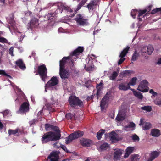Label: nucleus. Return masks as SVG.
<instances>
[{
	"mask_svg": "<svg viewBox=\"0 0 161 161\" xmlns=\"http://www.w3.org/2000/svg\"><path fill=\"white\" fill-rule=\"evenodd\" d=\"M147 11V10L145 9L142 10H140L139 14L138 15V17H140V16L143 15V14L146 13Z\"/></svg>",
	"mask_w": 161,
	"mask_h": 161,
	"instance_id": "53",
	"label": "nucleus"
},
{
	"mask_svg": "<svg viewBox=\"0 0 161 161\" xmlns=\"http://www.w3.org/2000/svg\"><path fill=\"white\" fill-rule=\"evenodd\" d=\"M135 126V124L133 122H130L129 124L127 126L124 127V130L126 131L129 130V128H132Z\"/></svg>",
	"mask_w": 161,
	"mask_h": 161,
	"instance_id": "34",
	"label": "nucleus"
},
{
	"mask_svg": "<svg viewBox=\"0 0 161 161\" xmlns=\"http://www.w3.org/2000/svg\"><path fill=\"white\" fill-rule=\"evenodd\" d=\"M81 144L84 146L89 147L92 143V141L87 139H83L80 140Z\"/></svg>",
	"mask_w": 161,
	"mask_h": 161,
	"instance_id": "21",
	"label": "nucleus"
},
{
	"mask_svg": "<svg viewBox=\"0 0 161 161\" xmlns=\"http://www.w3.org/2000/svg\"><path fill=\"white\" fill-rule=\"evenodd\" d=\"M68 101L70 105L72 107H75L76 106L80 107H83V102L75 96L71 95L70 96Z\"/></svg>",
	"mask_w": 161,
	"mask_h": 161,
	"instance_id": "2",
	"label": "nucleus"
},
{
	"mask_svg": "<svg viewBox=\"0 0 161 161\" xmlns=\"http://www.w3.org/2000/svg\"><path fill=\"white\" fill-rule=\"evenodd\" d=\"M122 153V150L120 149L115 150L114 153V160H120Z\"/></svg>",
	"mask_w": 161,
	"mask_h": 161,
	"instance_id": "19",
	"label": "nucleus"
},
{
	"mask_svg": "<svg viewBox=\"0 0 161 161\" xmlns=\"http://www.w3.org/2000/svg\"><path fill=\"white\" fill-rule=\"evenodd\" d=\"M14 48L13 47H11L9 49V54L11 55L12 56H14L13 55V51Z\"/></svg>",
	"mask_w": 161,
	"mask_h": 161,
	"instance_id": "57",
	"label": "nucleus"
},
{
	"mask_svg": "<svg viewBox=\"0 0 161 161\" xmlns=\"http://www.w3.org/2000/svg\"><path fill=\"white\" fill-rule=\"evenodd\" d=\"M150 135L153 137H159L161 135L160 131L157 129H153L151 130Z\"/></svg>",
	"mask_w": 161,
	"mask_h": 161,
	"instance_id": "20",
	"label": "nucleus"
},
{
	"mask_svg": "<svg viewBox=\"0 0 161 161\" xmlns=\"http://www.w3.org/2000/svg\"><path fill=\"white\" fill-rule=\"evenodd\" d=\"M55 131V132L56 134V135H58V134H60V138L61 136V134L60 133V130H59V128L57 126L52 125V126L51 128V130Z\"/></svg>",
	"mask_w": 161,
	"mask_h": 161,
	"instance_id": "28",
	"label": "nucleus"
},
{
	"mask_svg": "<svg viewBox=\"0 0 161 161\" xmlns=\"http://www.w3.org/2000/svg\"><path fill=\"white\" fill-rule=\"evenodd\" d=\"M93 97L94 96L93 95H91L90 96H88L86 98V100H87V101H88L91 99H93Z\"/></svg>",
	"mask_w": 161,
	"mask_h": 161,
	"instance_id": "63",
	"label": "nucleus"
},
{
	"mask_svg": "<svg viewBox=\"0 0 161 161\" xmlns=\"http://www.w3.org/2000/svg\"><path fill=\"white\" fill-rule=\"evenodd\" d=\"M140 84L147 87V86L148 85V82L146 80H143L141 82Z\"/></svg>",
	"mask_w": 161,
	"mask_h": 161,
	"instance_id": "55",
	"label": "nucleus"
},
{
	"mask_svg": "<svg viewBox=\"0 0 161 161\" xmlns=\"http://www.w3.org/2000/svg\"><path fill=\"white\" fill-rule=\"evenodd\" d=\"M47 158L49 159L51 161H58V154L57 152H53L48 156Z\"/></svg>",
	"mask_w": 161,
	"mask_h": 161,
	"instance_id": "16",
	"label": "nucleus"
},
{
	"mask_svg": "<svg viewBox=\"0 0 161 161\" xmlns=\"http://www.w3.org/2000/svg\"><path fill=\"white\" fill-rule=\"evenodd\" d=\"M58 80L56 76L52 77L46 85V86L50 87L54 86L58 83Z\"/></svg>",
	"mask_w": 161,
	"mask_h": 161,
	"instance_id": "12",
	"label": "nucleus"
},
{
	"mask_svg": "<svg viewBox=\"0 0 161 161\" xmlns=\"http://www.w3.org/2000/svg\"><path fill=\"white\" fill-rule=\"evenodd\" d=\"M75 20L76 21L77 24L80 26H85L89 25L88 19L83 14H77Z\"/></svg>",
	"mask_w": 161,
	"mask_h": 161,
	"instance_id": "6",
	"label": "nucleus"
},
{
	"mask_svg": "<svg viewBox=\"0 0 161 161\" xmlns=\"http://www.w3.org/2000/svg\"><path fill=\"white\" fill-rule=\"evenodd\" d=\"M97 5L96 0H92L87 5L86 7L88 8L89 11H92L95 8Z\"/></svg>",
	"mask_w": 161,
	"mask_h": 161,
	"instance_id": "17",
	"label": "nucleus"
},
{
	"mask_svg": "<svg viewBox=\"0 0 161 161\" xmlns=\"http://www.w3.org/2000/svg\"><path fill=\"white\" fill-rule=\"evenodd\" d=\"M118 115H119L120 116L123 117L124 118H125V113L122 112H119Z\"/></svg>",
	"mask_w": 161,
	"mask_h": 161,
	"instance_id": "61",
	"label": "nucleus"
},
{
	"mask_svg": "<svg viewBox=\"0 0 161 161\" xmlns=\"http://www.w3.org/2000/svg\"><path fill=\"white\" fill-rule=\"evenodd\" d=\"M130 73V71L129 70H126L123 71L121 73V75L123 76H126L128 75Z\"/></svg>",
	"mask_w": 161,
	"mask_h": 161,
	"instance_id": "47",
	"label": "nucleus"
},
{
	"mask_svg": "<svg viewBox=\"0 0 161 161\" xmlns=\"http://www.w3.org/2000/svg\"><path fill=\"white\" fill-rule=\"evenodd\" d=\"M130 49V47L127 46L125 48L123 49V51L121 52L119 57L120 58H123L126 56L128 53V51Z\"/></svg>",
	"mask_w": 161,
	"mask_h": 161,
	"instance_id": "26",
	"label": "nucleus"
},
{
	"mask_svg": "<svg viewBox=\"0 0 161 161\" xmlns=\"http://www.w3.org/2000/svg\"><path fill=\"white\" fill-rule=\"evenodd\" d=\"M137 11L136 9H132L131 13V14L132 17L135 19L136 14H137Z\"/></svg>",
	"mask_w": 161,
	"mask_h": 161,
	"instance_id": "46",
	"label": "nucleus"
},
{
	"mask_svg": "<svg viewBox=\"0 0 161 161\" xmlns=\"http://www.w3.org/2000/svg\"><path fill=\"white\" fill-rule=\"evenodd\" d=\"M38 20L35 18H34L31 20L29 23L27 25V29H32L33 28L37 27L39 25Z\"/></svg>",
	"mask_w": 161,
	"mask_h": 161,
	"instance_id": "10",
	"label": "nucleus"
},
{
	"mask_svg": "<svg viewBox=\"0 0 161 161\" xmlns=\"http://www.w3.org/2000/svg\"><path fill=\"white\" fill-rule=\"evenodd\" d=\"M109 95L108 92H107L101 100L100 103V107L102 109H104L108 101V100L109 98Z\"/></svg>",
	"mask_w": 161,
	"mask_h": 161,
	"instance_id": "15",
	"label": "nucleus"
},
{
	"mask_svg": "<svg viewBox=\"0 0 161 161\" xmlns=\"http://www.w3.org/2000/svg\"><path fill=\"white\" fill-rule=\"evenodd\" d=\"M117 134L114 131H112L109 135L110 140L113 142H116L118 141V138L116 137Z\"/></svg>",
	"mask_w": 161,
	"mask_h": 161,
	"instance_id": "24",
	"label": "nucleus"
},
{
	"mask_svg": "<svg viewBox=\"0 0 161 161\" xmlns=\"http://www.w3.org/2000/svg\"><path fill=\"white\" fill-rule=\"evenodd\" d=\"M132 139L134 142H136L139 141V137L136 134L132 136Z\"/></svg>",
	"mask_w": 161,
	"mask_h": 161,
	"instance_id": "45",
	"label": "nucleus"
},
{
	"mask_svg": "<svg viewBox=\"0 0 161 161\" xmlns=\"http://www.w3.org/2000/svg\"><path fill=\"white\" fill-rule=\"evenodd\" d=\"M158 12H160V13H161V7L159 8H157L156 9L153 10L151 11V13L152 14H154Z\"/></svg>",
	"mask_w": 161,
	"mask_h": 161,
	"instance_id": "42",
	"label": "nucleus"
},
{
	"mask_svg": "<svg viewBox=\"0 0 161 161\" xmlns=\"http://www.w3.org/2000/svg\"><path fill=\"white\" fill-rule=\"evenodd\" d=\"M60 134L56 135L54 132L49 131L44 134L41 139V141L43 144H46L50 141L59 140L60 139Z\"/></svg>",
	"mask_w": 161,
	"mask_h": 161,
	"instance_id": "1",
	"label": "nucleus"
},
{
	"mask_svg": "<svg viewBox=\"0 0 161 161\" xmlns=\"http://www.w3.org/2000/svg\"><path fill=\"white\" fill-rule=\"evenodd\" d=\"M109 147V146L108 144L106 142L103 143L100 147V149L103 150H106L108 149Z\"/></svg>",
	"mask_w": 161,
	"mask_h": 161,
	"instance_id": "36",
	"label": "nucleus"
},
{
	"mask_svg": "<svg viewBox=\"0 0 161 161\" xmlns=\"http://www.w3.org/2000/svg\"><path fill=\"white\" fill-rule=\"evenodd\" d=\"M141 109L142 110L147 111L148 112H150L152 110V108L150 106H144L141 107Z\"/></svg>",
	"mask_w": 161,
	"mask_h": 161,
	"instance_id": "41",
	"label": "nucleus"
},
{
	"mask_svg": "<svg viewBox=\"0 0 161 161\" xmlns=\"http://www.w3.org/2000/svg\"><path fill=\"white\" fill-rule=\"evenodd\" d=\"M105 131V130L101 129L97 133V137L98 140H100L102 138L103 134L104 133Z\"/></svg>",
	"mask_w": 161,
	"mask_h": 161,
	"instance_id": "38",
	"label": "nucleus"
},
{
	"mask_svg": "<svg viewBox=\"0 0 161 161\" xmlns=\"http://www.w3.org/2000/svg\"><path fill=\"white\" fill-rule=\"evenodd\" d=\"M152 127L151 124L149 122H146L144 126H142V129L144 130H147L150 129Z\"/></svg>",
	"mask_w": 161,
	"mask_h": 161,
	"instance_id": "35",
	"label": "nucleus"
},
{
	"mask_svg": "<svg viewBox=\"0 0 161 161\" xmlns=\"http://www.w3.org/2000/svg\"><path fill=\"white\" fill-rule=\"evenodd\" d=\"M29 104L28 103L24 102L20 106L19 111L21 113H26L29 110Z\"/></svg>",
	"mask_w": 161,
	"mask_h": 161,
	"instance_id": "13",
	"label": "nucleus"
},
{
	"mask_svg": "<svg viewBox=\"0 0 161 161\" xmlns=\"http://www.w3.org/2000/svg\"><path fill=\"white\" fill-rule=\"evenodd\" d=\"M10 20L9 21V23L11 24L12 26H13L14 23V16L12 15L11 17H10Z\"/></svg>",
	"mask_w": 161,
	"mask_h": 161,
	"instance_id": "56",
	"label": "nucleus"
},
{
	"mask_svg": "<svg viewBox=\"0 0 161 161\" xmlns=\"http://www.w3.org/2000/svg\"><path fill=\"white\" fill-rule=\"evenodd\" d=\"M24 133L23 130L17 128L15 130L9 129L8 130V133L9 135H14L16 134L17 136H19L22 134Z\"/></svg>",
	"mask_w": 161,
	"mask_h": 161,
	"instance_id": "14",
	"label": "nucleus"
},
{
	"mask_svg": "<svg viewBox=\"0 0 161 161\" xmlns=\"http://www.w3.org/2000/svg\"><path fill=\"white\" fill-rule=\"evenodd\" d=\"M137 79L136 77L132 78L129 82L128 83V86H134L136 85Z\"/></svg>",
	"mask_w": 161,
	"mask_h": 161,
	"instance_id": "31",
	"label": "nucleus"
},
{
	"mask_svg": "<svg viewBox=\"0 0 161 161\" xmlns=\"http://www.w3.org/2000/svg\"><path fill=\"white\" fill-rule=\"evenodd\" d=\"M154 50V49L152 46L151 45H149L147 47V51L148 54L149 55H151L152 53Z\"/></svg>",
	"mask_w": 161,
	"mask_h": 161,
	"instance_id": "39",
	"label": "nucleus"
},
{
	"mask_svg": "<svg viewBox=\"0 0 161 161\" xmlns=\"http://www.w3.org/2000/svg\"><path fill=\"white\" fill-rule=\"evenodd\" d=\"M84 133L82 131L78 130L70 134L68 137L67 139L66 140V143L68 144L73 140L81 137L82 136Z\"/></svg>",
	"mask_w": 161,
	"mask_h": 161,
	"instance_id": "8",
	"label": "nucleus"
},
{
	"mask_svg": "<svg viewBox=\"0 0 161 161\" xmlns=\"http://www.w3.org/2000/svg\"><path fill=\"white\" fill-rule=\"evenodd\" d=\"M125 59V58H120V59L119 60V61L118 62V64L120 65L121 64Z\"/></svg>",
	"mask_w": 161,
	"mask_h": 161,
	"instance_id": "59",
	"label": "nucleus"
},
{
	"mask_svg": "<svg viewBox=\"0 0 161 161\" xmlns=\"http://www.w3.org/2000/svg\"><path fill=\"white\" fill-rule=\"evenodd\" d=\"M149 92L151 93L153 96H156L157 95V93L154 92L152 89L150 90L149 91Z\"/></svg>",
	"mask_w": 161,
	"mask_h": 161,
	"instance_id": "60",
	"label": "nucleus"
},
{
	"mask_svg": "<svg viewBox=\"0 0 161 161\" xmlns=\"http://www.w3.org/2000/svg\"><path fill=\"white\" fill-rule=\"evenodd\" d=\"M139 56V54L138 52L136 50L135 51L132 55L131 61H136L137 60Z\"/></svg>",
	"mask_w": 161,
	"mask_h": 161,
	"instance_id": "29",
	"label": "nucleus"
},
{
	"mask_svg": "<svg viewBox=\"0 0 161 161\" xmlns=\"http://www.w3.org/2000/svg\"><path fill=\"white\" fill-rule=\"evenodd\" d=\"M103 85V83L102 82H100L99 84H97V88L98 89H100V86H102Z\"/></svg>",
	"mask_w": 161,
	"mask_h": 161,
	"instance_id": "64",
	"label": "nucleus"
},
{
	"mask_svg": "<svg viewBox=\"0 0 161 161\" xmlns=\"http://www.w3.org/2000/svg\"><path fill=\"white\" fill-rule=\"evenodd\" d=\"M118 75V73L116 71H114L112 74L111 76L109 77V79L110 80H114L115 79Z\"/></svg>",
	"mask_w": 161,
	"mask_h": 161,
	"instance_id": "40",
	"label": "nucleus"
},
{
	"mask_svg": "<svg viewBox=\"0 0 161 161\" xmlns=\"http://www.w3.org/2000/svg\"><path fill=\"white\" fill-rule=\"evenodd\" d=\"M43 114V112L42 110H41L40 111H39L37 114V116L39 118H42V115Z\"/></svg>",
	"mask_w": 161,
	"mask_h": 161,
	"instance_id": "58",
	"label": "nucleus"
},
{
	"mask_svg": "<svg viewBox=\"0 0 161 161\" xmlns=\"http://www.w3.org/2000/svg\"><path fill=\"white\" fill-rule=\"evenodd\" d=\"M139 157V155L138 154L131 155L130 158V161H138Z\"/></svg>",
	"mask_w": 161,
	"mask_h": 161,
	"instance_id": "37",
	"label": "nucleus"
},
{
	"mask_svg": "<svg viewBox=\"0 0 161 161\" xmlns=\"http://www.w3.org/2000/svg\"><path fill=\"white\" fill-rule=\"evenodd\" d=\"M16 64L21 69H23L25 68V66L21 59H19L15 62Z\"/></svg>",
	"mask_w": 161,
	"mask_h": 161,
	"instance_id": "23",
	"label": "nucleus"
},
{
	"mask_svg": "<svg viewBox=\"0 0 161 161\" xmlns=\"http://www.w3.org/2000/svg\"><path fill=\"white\" fill-rule=\"evenodd\" d=\"M37 73L42 80L45 81L46 79L47 78V70L45 64H42L38 66Z\"/></svg>",
	"mask_w": 161,
	"mask_h": 161,
	"instance_id": "7",
	"label": "nucleus"
},
{
	"mask_svg": "<svg viewBox=\"0 0 161 161\" xmlns=\"http://www.w3.org/2000/svg\"><path fill=\"white\" fill-rule=\"evenodd\" d=\"M75 60L70 56L68 57H64L62 59L59 61V69H65L66 64H70L73 66Z\"/></svg>",
	"mask_w": 161,
	"mask_h": 161,
	"instance_id": "5",
	"label": "nucleus"
},
{
	"mask_svg": "<svg viewBox=\"0 0 161 161\" xmlns=\"http://www.w3.org/2000/svg\"><path fill=\"white\" fill-rule=\"evenodd\" d=\"M133 93L134 95L138 99H142L143 96L141 92L134 91H133Z\"/></svg>",
	"mask_w": 161,
	"mask_h": 161,
	"instance_id": "30",
	"label": "nucleus"
},
{
	"mask_svg": "<svg viewBox=\"0 0 161 161\" xmlns=\"http://www.w3.org/2000/svg\"><path fill=\"white\" fill-rule=\"evenodd\" d=\"M160 154V152L154 151L151 152L150 157L147 160V161H152L158 157Z\"/></svg>",
	"mask_w": 161,
	"mask_h": 161,
	"instance_id": "18",
	"label": "nucleus"
},
{
	"mask_svg": "<svg viewBox=\"0 0 161 161\" xmlns=\"http://www.w3.org/2000/svg\"><path fill=\"white\" fill-rule=\"evenodd\" d=\"M75 60L70 56L68 57H64L62 59L59 61V69H65L66 64H70L73 66Z\"/></svg>",
	"mask_w": 161,
	"mask_h": 161,
	"instance_id": "4",
	"label": "nucleus"
},
{
	"mask_svg": "<svg viewBox=\"0 0 161 161\" xmlns=\"http://www.w3.org/2000/svg\"><path fill=\"white\" fill-rule=\"evenodd\" d=\"M0 75H4L7 76L10 78H12V77L7 74L3 70H0Z\"/></svg>",
	"mask_w": 161,
	"mask_h": 161,
	"instance_id": "51",
	"label": "nucleus"
},
{
	"mask_svg": "<svg viewBox=\"0 0 161 161\" xmlns=\"http://www.w3.org/2000/svg\"><path fill=\"white\" fill-rule=\"evenodd\" d=\"M60 147L62 148V149L65 152L67 153H70V152H69V150L67 149L66 147L64 145H61Z\"/></svg>",
	"mask_w": 161,
	"mask_h": 161,
	"instance_id": "52",
	"label": "nucleus"
},
{
	"mask_svg": "<svg viewBox=\"0 0 161 161\" xmlns=\"http://www.w3.org/2000/svg\"><path fill=\"white\" fill-rule=\"evenodd\" d=\"M84 50V48L83 47H78L77 48L70 53L69 56L71 58H73L75 61H76L78 58V56L80 53L83 51Z\"/></svg>",
	"mask_w": 161,
	"mask_h": 161,
	"instance_id": "9",
	"label": "nucleus"
},
{
	"mask_svg": "<svg viewBox=\"0 0 161 161\" xmlns=\"http://www.w3.org/2000/svg\"><path fill=\"white\" fill-rule=\"evenodd\" d=\"M8 40L3 37H0V42L2 43H7Z\"/></svg>",
	"mask_w": 161,
	"mask_h": 161,
	"instance_id": "54",
	"label": "nucleus"
},
{
	"mask_svg": "<svg viewBox=\"0 0 161 161\" xmlns=\"http://www.w3.org/2000/svg\"><path fill=\"white\" fill-rule=\"evenodd\" d=\"M125 83H121L119 85V89L120 90L126 91L129 89H130V86H125Z\"/></svg>",
	"mask_w": 161,
	"mask_h": 161,
	"instance_id": "25",
	"label": "nucleus"
},
{
	"mask_svg": "<svg viewBox=\"0 0 161 161\" xmlns=\"http://www.w3.org/2000/svg\"><path fill=\"white\" fill-rule=\"evenodd\" d=\"M38 122V120L37 119H34L29 122L30 126L34 125L36 123Z\"/></svg>",
	"mask_w": 161,
	"mask_h": 161,
	"instance_id": "48",
	"label": "nucleus"
},
{
	"mask_svg": "<svg viewBox=\"0 0 161 161\" xmlns=\"http://www.w3.org/2000/svg\"><path fill=\"white\" fill-rule=\"evenodd\" d=\"M134 150V147H129L126 150V153L124 157L125 158H127L131 154Z\"/></svg>",
	"mask_w": 161,
	"mask_h": 161,
	"instance_id": "22",
	"label": "nucleus"
},
{
	"mask_svg": "<svg viewBox=\"0 0 161 161\" xmlns=\"http://www.w3.org/2000/svg\"><path fill=\"white\" fill-rule=\"evenodd\" d=\"M86 1L87 0H82L81 1L78 5L75 11L79 10L85 4Z\"/></svg>",
	"mask_w": 161,
	"mask_h": 161,
	"instance_id": "33",
	"label": "nucleus"
},
{
	"mask_svg": "<svg viewBox=\"0 0 161 161\" xmlns=\"http://www.w3.org/2000/svg\"><path fill=\"white\" fill-rule=\"evenodd\" d=\"M52 125L49 124H46L45 125V130L47 131H49L51 130Z\"/></svg>",
	"mask_w": 161,
	"mask_h": 161,
	"instance_id": "43",
	"label": "nucleus"
},
{
	"mask_svg": "<svg viewBox=\"0 0 161 161\" xmlns=\"http://www.w3.org/2000/svg\"><path fill=\"white\" fill-rule=\"evenodd\" d=\"M62 9H64L68 11H69L70 12H73V10L71 9L69 7H66L64 6H63L61 7Z\"/></svg>",
	"mask_w": 161,
	"mask_h": 161,
	"instance_id": "49",
	"label": "nucleus"
},
{
	"mask_svg": "<svg viewBox=\"0 0 161 161\" xmlns=\"http://www.w3.org/2000/svg\"><path fill=\"white\" fill-rule=\"evenodd\" d=\"M148 88L145 86L140 84L138 86L137 89L140 91L143 92H147L148 91Z\"/></svg>",
	"mask_w": 161,
	"mask_h": 161,
	"instance_id": "27",
	"label": "nucleus"
},
{
	"mask_svg": "<svg viewBox=\"0 0 161 161\" xmlns=\"http://www.w3.org/2000/svg\"><path fill=\"white\" fill-rule=\"evenodd\" d=\"M125 119V118H124L122 116H120L119 115H117L115 119L118 122H120L121 121L124 120Z\"/></svg>",
	"mask_w": 161,
	"mask_h": 161,
	"instance_id": "44",
	"label": "nucleus"
},
{
	"mask_svg": "<svg viewBox=\"0 0 161 161\" xmlns=\"http://www.w3.org/2000/svg\"><path fill=\"white\" fill-rule=\"evenodd\" d=\"M154 103L158 106H161V99H156L154 101Z\"/></svg>",
	"mask_w": 161,
	"mask_h": 161,
	"instance_id": "50",
	"label": "nucleus"
},
{
	"mask_svg": "<svg viewBox=\"0 0 161 161\" xmlns=\"http://www.w3.org/2000/svg\"><path fill=\"white\" fill-rule=\"evenodd\" d=\"M59 74L61 78L63 80L68 79L70 75L69 70L65 69H59Z\"/></svg>",
	"mask_w": 161,
	"mask_h": 161,
	"instance_id": "11",
	"label": "nucleus"
},
{
	"mask_svg": "<svg viewBox=\"0 0 161 161\" xmlns=\"http://www.w3.org/2000/svg\"><path fill=\"white\" fill-rule=\"evenodd\" d=\"M66 118L68 119H71V120H74L75 119V114H73L70 113H67L65 115Z\"/></svg>",
	"mask_w": 161,
	"mask_h": 161,
	"instance_id": "32",
	"label": "nucleus"
},
{
	"mask_svg": "<svg viewBox=\"0 0 161 161\" xmlns=\"http://www.w3.org/2000/svg\"><path fill=\"white\" fill-rule=\"evenodd\" d=\"M75 60L70 56L68 57H64L62 59L59 61V69H65L66 64H70L73 66Z\"/></svg>",
	"mask_w": 161,
	"mask_h": 161,
	"instance_id": "3",
	"label": "nucleus"
},
{
	"mask_svg": "<svg viewBox=\"0 0 161 161\" xmlns=\"http://www.w3.org/2000/svg\"><path fill=\"white\" fill-rule=\"evenodd\" d=\"M9 110H6L3 112V114L4 115H6L8 114L9 113Z\"/></svg>",
	"mask_w": 161,
	"mask_h": 161,
	"instance_id": "62",
	"label": "nucleus"
}]
</instances>
